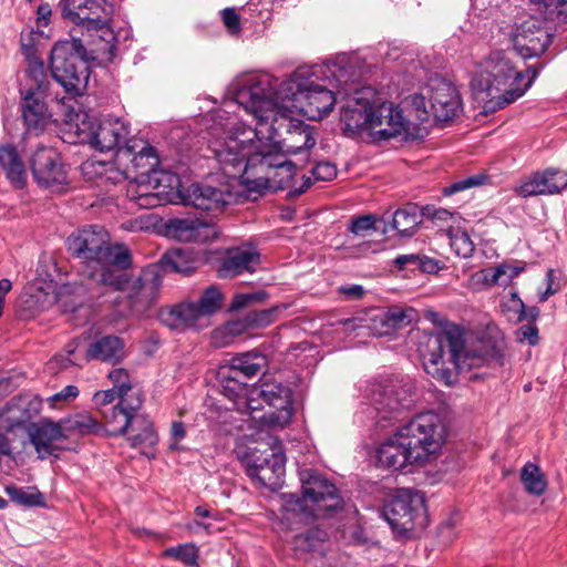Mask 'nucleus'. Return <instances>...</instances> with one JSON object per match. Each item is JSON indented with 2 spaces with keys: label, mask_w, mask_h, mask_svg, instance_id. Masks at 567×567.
Masks as SVG:
<instances>
[{
  "label": "nucleus",
  "mask_w": 567,
  "mask_h": 567,
  "mask_svg": "<svg viewBox=\"0 0 567 567\" xmlns=\"http://www.w3.org/2000/svg\"><path fill=\"white\" fill-rule=\"evenodd\" d=\"M208 150L228 178H243L251 194L267 188H285L296 175V165L271 143L254 144L257 133L250 125L237 121L212 126Z\"/></svg>",
  "instance_id": "f257e3e1"
},
{
  "label": "nucleus",
  "mask_w": 567,
  "mask_h": 567,
  "mask_svg": "<svg viewBox=\"0 0 567 567\" xmlns=\"http://www.w3.org/2000/svg\"><path fill=\"white\" fill-rule=\"evenodd\" d=\"M361 68L353 59L346 56L323 65L297 69L277 89V80L271 78L269 95L284 111L295 110L312 121L328 115L342 94L347 95V85L360 80Z\"/></svg>",
  "instance_id": "f03ea898"
},
{
  "label": "nucleus",
  "mask_w": 567,
  "mask_h": 567,
  "mask_svg": "<svg viewBox=\"0 0 567 567\" xmlns=\"http://www.w3.org/2000/svg\"><path fill=\"white\" fill-rule=\"evenodd\" d=\"M271 76L262 74L251 76L237 90L235 99L248 113L252 114L256 125L250 130L257 133L254 144L271 143L281 153L298 154L309 151L316 144L313 130L301 121H293L271 99Z\"/></svg>",
  "instance_id": "7ed1b4c3"
},
{
  "label": "nucleus",
  "mask_w": 567,
  "mask_h": 567,
  "mask_svg": "<svg viewBox=\"0 0 567 567\" xmlns=\"http://www.w3.org/2000/svg\"><path fill=\"white\" fill-rule=\"evenodd\" d=\"M66 246L70 255L80 260L83 277L96 285H110L116 291L124 289L131 255L124 246L110 244L104 227L91 225L78 229L68 237Z\"/></svg>",
  "instance_id": "20e7f679"
},
{
  "label": "nucleus",
  "mask_w": 567,
  "mask_h": 567,
  "mask_svg": "<svg viewBox=\"0 0 567 567\" xmlns=\"http://www.w3.org/2000/svg\"><path fill=\"white\" fill-rule=\"evenodd\" d=\"M419 351L426 373L447 385L456 381L461 370L493 361L502 363L501 351L495 348L491 351L466 349L464 332L456 326L425 336Z\"/></svg>",
  "instance_id": "39448f33"
},
{
  "label": "nucleus",
  "mask_w": 567,
  "mask_h": 567,
  "mask_svg": "<svg viewBox=\"0 0 567 567\" xmlns=\"http://www.w3.org/2000/svg\"><path fill=\"white\" fill-rule=\"evenodd\" d=\"M523 72L515 71L503 52L492 53L482 64V70L471 80L475 99L484 103L486 112H494L522 96L538 75L535 66Z\"/></svg>",
  "instance_id": "423d86ee"
},
{
  "label": "nucleus",
  "mask_w": 567,
  "mask_h": 567,
  "mask_svg": "<svg viewBox=\"0 0 567 567\" xmlns=\"http://www.w3.org/2000/svg\"><path fill=\"white\" fill-rule=\"evenodd\" d=\"M408 117L392 102L371 105L368 134L378 141H386L404 134L406 137H422L430 120L425 97L413 94L406 99Z\"/></svg>",
  "instance_id": "0eeeda50"
},
{
  "label": "nucleus",
  "mask_w": 567,
  "mask_h": 567,
  "mask_svg": "<svg viewBox=\"0 0 567 567\" xmlns=\"http://www.w3.org/2000/svg\"><path fill=\"white\" fill-rule=\"evenodd\" d=\"M302 496L284 494V509L287 513L319 517L327 512L341 507L342 498L336 485L315 470L306 468L299 473Z\"/></svg>",
  "instance_id": "6e6552de"
},
{
  "label": "nucleus",
  "mask_w": 567,
  "mask_h": 567,
  "mask_svg": "<svg viewBox=\"0 0 567 567\" xmlns=\"http://www.w3.org/2000/svg\"><path fill=\"white\" fill-rule=\"evenodd\" d=\"M246 406L254 419L285 426L292 416L291 390L280 382H262L254 386Z\"/></svg>",
  "instance_id": "1a4fd4ad"
},
{
  "label": "nucleus",
  "mask_w": 567,
  "mask_h": 567,
  "mask_svg": "<svg viewBox=\"0 0 567 567\" xmlns=\"http://www.w3.org/2000/svg\"><path fill=\"white\" fill-rule=\"evenodd\" d=\"M383 516L392 530L408 537L415 528H424L427 517L423 496L410 488H400L385 504Z\"/></svg>",
  "instance_id": "9d476101"
},
{
  "label": "nucleus",
  "mask_w": 567,
  "mask_h": 567,
  "mask_svg": "<svg viewBox=\"0 0 567 567\" xmlns=\"http://www.w3.org/2000/svg\"><path fill=\"white\" fill-rule=\"evenodd\" d=\"M398 429L403 440L411 441L413 451L420 454L423 463L441 449L446 436L445 425L434 412L421 413Z\"/></svg>",
  "instance_id": "9b49d317"
},
{
  "label": "nucleus",
  "mask_w": 567,
  "mask_h": 567,
  "mask_svg": "<svg viewBox=\"0 0 567 567\" xmlns=\"http://www.w3.org/2000/svg\"><path fill=\"white\" fill-rule=\"evenodd\" d=\"M51 75L71 96L80 95L89 81V68L68 43H58L51 50Z\"/></svg>",
  "instance_id": "f8f14e48"
},
{
  "label": "nucleus",
  "mask_w": 567,
  "mask_h": 567,
  "mask_svg": "<svg viewBox=\"0 0 567 567\" xmlns=\"http://www.w3.org/2000/svg\"><path fill=\"white\" fill-rule=\"evenodd\" d=\"M29 166L34 182L51 192H63L69 185L65 165L51 146L39 144L29 155Z\"/></svg>",
  "instance_id": "ddd939ff"
},
{
  "label": "nucleus",
  "mask_w": 567,
  "mask_h": 567,
  "mask_svg": "<svg viewBox=\"0 0 567 567\" xmlns=\"http://www.w3.org/2000/svg\"><path fill=\"white\" fill-rule=\"evenodd\" d=\"M371 91L359 87V80L347 85V95L342 94L339 103L340 120L344 124V132L349 136H355L369 131V117L371 110Z\"/></svg>",
  "instance_id": "4468645a"
},
{
  "label": "nucleus",
  "mask_w": 567,
  "mask_h": 567,
  "mask_svg": "<svg viewBox=\"0 0 567 567\" xmlns=\"http://www.w3.org/2000/svg\"><path fill=\"white\" fill-rule=\"evenodd\" d=\"M285 463V454L279 449H269L261 453L254 451L246 460L247 474L262 486L275 489L282 483Z\"/></svg>",
  "instance_id": "2eb2a0df"
},
{
  "label": "nucleus",
  "mask_w": 567,
  "mask_h": 567,
  "mask_svg": "<svg viewBox=\"0 0 567 567\" xmlns=\"http://www.w3.org/2000/svg\"><path fill=\"white\" fill-rule=\"evenodd\" d=\"M184 205L208 212L214 216L221 214L233 202V194L228 185L213 186L206 183H194L179 190Z\"/></svg>",
  "instance_id": "dca6fc26"
},
{
  "label": "nucleus",
  "mask_w": 567,
  "mask_h": 567,
  "mask_svg": "<svg viewBox=\"0 0 567 567\" xmlns=\"http://www.w3.org/2000/svg\"><path fill=\"white\" fill-rule=\"evenodd\" d=\"M551 33L545 22L538 18H529L522 22L513 38L514 50L523 59L542 55L551 43Z\"/></svg>",
  "instance_id": "f3484780"
},
{
  "label": "nucleus",
  "mask_w": 567,
  "mask_h": 567,
  "mask_svg": "<svg viewBox=\"0 0 567 567\" xmlns=\"http://www.w3.org/2000/svg\"><path fill=\"white\" fill-rule=\"evenodd\" d=\"M162 278V269L158 265H148L142 270L132 284L127 296L132 313L141 316L154 303Z\"/></svg>",
  "instance_id": "a211bd4d"
},
{
  "label": "nucleus",
  "mask_w": 567,
  "mask_h": 567,
  "mask_svg": "<svg viewBox=\"0 0 567 567\" xmlns=\"http://www.w3.org/2000/svg\"><path fill=\"white\" fill-rule=\"evenodd\" d=\"M375 458L379 466L393 470H399L408 464H423L420 454L413 451L411 441L401 437L399 429L377 449Z\"/></svg>",
  "instance_id": "6ab92c4d"
},
{
  "label": "nucleus",
  "mask_w": 567,
  "mask_h": 567,
  "mask_svg": "<svg viewBox=\"0 0 567 567\" xmlns=\"http://www.w3.org/2000/svg\"><path fill=\"white\" fill-rule=\"evenodd\" d=\"M429 101L431 114L437 122L452 121L462 109V101L456 87L446 81L431 85Z\"/></svg>",
  "instance_id": "aec40b11"
},
{
  "label": "nucleus",
  "mask_w": 567,
  "mask_h": 567,
  "mask_svg": "<svg viewBox=\"0 0 567 567\" xmlns=\"http://www.w3.org/2000/svg\"><path fill=\"white\" fill-rule=\"evenodd\" d=\"M30 441L40 458L58 457L63 450L60 442L66 440L63 425L59 422L41 421L29 430Z\"/></svg>",
  "instance_id": "412c9836"
},
{
  "label": "nucleus",
  "mask_w": 567,
  "mask_h": 567,
  "mask_svg": "<svg viewBox=\"0 0 567 567\" xmlns=\"http://www.w3.org/2000/svg\"><path fill=\"white\" fill-rule=\"evenodd\" d=\"M64 19L82 28L89 21L94 22L96 16L112 17L113 3L107 0H61L59 3Z\"/></svg>",
  "instance_id": "4be33fe9"
},
{
  "label": "nucleus",
  "mask_w": 567,
  "mask_h": 567,
  "mask_svg": "<svg viewBox=\"0 0 567 567\" xmlns=\"http://www.w3.org/2000/svg\"><path fill=\"white\" fill-rule=\"evenodd\" d=\"M412 385H399L394 383L389 384H373L370 389L371 404L378 412L390 411L394 412L400 409L409 408L412 399Z\"/></svg>",
  "instance_id": "5701e85b"
},
{
  "label": "nucleus",
  "mask_w": 567,
  "mask_h": 567,
  "mask_svg": "<svg viewBox=\"0 0 567 567\" xmlns=\"http://www.w3.org/2000/svg\"><path fill=\"white\" fill-rule=\"evenodd\" d=\"M259 252L250 246L234 247L226 250L218 270L219 277H236L255 271L259 264Z\"/></svg>",
  "instance_id": "b1692460"
},
{
  "label": "nucleus",
  "mask_w": 567,
  "mask_h": 567,
  "mask_svg": "<svg viewBox=\"0 0 567 567\" xmlns=\"http://www.w3.org/2000/svg\"><path fill=\"white\" fill-rule=\"evenodd\" d=\"M128 125L121 118L107 117L101 121L91 135V144L101 152L112 151L128 141Z\"/></svg>",
  "instance_id": "393cba45"
},
{
  "label": "nucleus",
  "mask_w": 567,
  "mask_h": 567,
  "mask_svg": "<svg viewBox=\"0 0 567 567\" xmlns=\"http://www.w3.org/2000/svg\"><path fill=\"white\" fill-rule=\"evenodd\" d=\"M22 102L21 113L28 130L41 131L50 121V113L44 102L48 95H40L33 86L20 90Z\"/></svg>",
  "instance_id": "a878e982"
},
{
  "label": "nucleus",
  "mask_w": 567,
  "mask_h": 567,
  "mask_svg": "<svg viewBox=\"0 0 567 567\" xmlns=\"http://www.w3.org/2000/svg\"><path fill=\"white\" fill-rule=\"evenodd\" d=\"M167 231L172 237L185 243H204L217 235L213 226L197 219H171Z\"/></svg>",
  "instance_id": "bb28decb"
},
{
  "label": "nucleus",
  "mask_w": 567,
  "mask_h": 567,
  "mask_svg": "<svg viewBox=\"0 0 567 567\" xmlns=\"http://www.w3.org/2000/svg\"><path fill=\"white\" fill-rule=\"evenodd\" d=\"M124 358V344L118 337L105 336L92 342L83 357V360H99L117 363Z\"/></svg>",
  "instance_id": "cd10ccee"
},
{
  "label": "nucleus",
  "mask_w": 567,
  "mask_h": 567,
  "mask_svg": "<svg viewBox=\"0 0 567 567\" xmlns=\"http://www.w3.org/2000/svg\"><path fill=\"white\" fill-rule=\"evenodd\" d=\"M0 167L16 188L27 185L28 174L24 162L12 144L0 145Z\"/></svg>",
  "instance_id": "c85d7f7f"
},
{
  "label": "nucleus",
  "mask_w": 567,
  "mask_h": 567,
  "mask_svg": "<svg viewBox=\"0 0 567 567\" xmlns=\"http://www.w3.org/2000/svg\"><path fill=\"white\" fill-rule=\"evenodd\" d=\"M200 264V258L190 249L174 248L165 252L157 265L161 266L162 271L169 269L188 276L194 274Z\"/></svg>",
  "instance_id": "c756f323"
},
{
  "label": "nucleus",
  "mask_w": 567,
  "mask_h": 567,
  "mask_svg": "<svg viewBox=\"0 0 567 567\" xmlns=\"http://www.w3.org/2000/svg\"><path fill=\"white\" fill-rule=\"evenodd\" d=\"M523 267L502 264L495 268L482 269L471 277V282L477 288H489L495 285H508L515 277H517Z\"/></svg>",
  "instance_id": "7c9ffc66"
},
{
  "label": "nucleus",
  "mask_w": 567,
  "mask_h": 567,
  "mask_svg": "<svg viewBox=\"0 0 567 567\" xmlns=\"http://www.w3.org/2000/svg\"><path fill=\"white\" fill-rule=\"evenodd\" d=\"M130 434L126 440L134 449H141L147 457H154L153 452L145 451L154 447L158 442L157 433L154 430L152 421L146 417H137L130 427Z\"/></svg>",
  "instance_id": "2f4dec72"
},
{
  "label": "nucleus",
  "mask_w": 567,
  "mask_h": 567,
  "mask_svg": "<svg viewBox=\"0 0 567 567\" xmlns=\"http://www.w3.org/2000/svg\"><path fill=\"white\" fill-rule=\"evenodd\" d=\"M266 365V355L254 350L231 358L229 364L224 365V368L236 377L243 375L250 379L256 377Z\"/></svg>",
  "instance_id": "473e14b6"
},
{
  "label": "nucleus",
  "mask_w": 567,
  "mask_h": 567,
  "mask_svg": "<svg viewBox=\"0 0 567 567\" xmlns=\"http://www.w3.org/2000/svg\"><path fill=\"white\" fill-rule=\"evenodd\" d=\"M111 17H104L103 13L96 16L94 22L89 21L82 29L91 38V42L97 47L100 52H112L115 49L116 35L109 27L107 20Z\"/></svg>",
  "instance_id": "72a5a7b5"
},
{
  "label": "nucleus",
  "mask_w": 567,
  "mask_h": 567,
  "mask_svg": "<svg viewBox=\"0 0 567 567\" xmlns=\"http://www.w3.org/2000/svg\"><path fill=\"white\" fill-rule=\"evenodd\" d=\"M125 150L132 156L131 162L135 168L156 174L154 168L158 165V157L155 148L146 141L131 138L126 141Z\"/></svg>",
  "instance_id": "f704fd0d"
},
{
  "label": "nucleus",
  "mask_w": 567,
  "mask_h": 567,
  "mask_svg": "<svg viewBox=\"0 0 567 567\" xmlns=\"http://www.w3.org/2000/svg\"><path fill=\"white\" fill-rule=\"evenodd\" d=\"M421 223L417 206L410 204L395 210L391 225L401 237H412Z\"/></svg>",
  "instance_id": "c9c22d12"
},
{
  "label": "nucleus",
  "mask_w": 567,
  "mask_h": 567,
  "mask_svg": "<svg viewBox=\"0 0 567 567\" xmlns=\"http://www.w3.org/2000/svg\"><path fill=\"white\" fill-rule=\"evenodd\" d=\"M63 425V432L66 434V439L70 435H90L99 433L103 425L91 414L78 413L70 417L62 419L60 421Z\"/></svg>",
  "instance_id": "e433bc0d"
},
{
  "label": "nucleus",
  "mask_w": 567,
  "mask_h": 567,
  "mask_svg": "<svg viewBox=\"0 0 567 567\" xmlns=\"http://www.w3.org/2000/svg\"><path fill=\"white\" fill-rule=\"evenodd\" d=\"M86 281H74L64 286L63 293L73 296V307L83 305L85 301L92 300L104 293V288H111L110 285H96L87 277H83Z\"/></svg>",
  "instance_id": "4c0bfd02"
},
{
  "label": "nucleus",
  "mask_w": 567,
  "mask_h": 567,
  "mask_svg": "<svg viewBox=\"0 0 567 567\" xmlns=\"http://www.w3.org/2000/svg\"><path fill=\"white\" fill-rule=\"evenodd\" d=\"M27 87L33 86V91L40 95H49L50 81L44 69V63L33 54H28Z\"/></svg>",
  "instance_id": "58836bf2"
},
{
  "label": "nucleus",
  "mask_w": 567,
  "mask_h": 567,
  "mask_svg": "<svg viewBox=\"0 0 567 567\" xmlns=\"http://www.w3.org/2000/svg\"><path fill=\"white\" fill-rule=\"evenodd\" d=\"M104 424L111 435H123L128 433V430L136 419H131L118 404L107 408L102 411Z\"/></svg>",
  "instance_id": "ea45409f"
},
{
  "label": "nucleus",
  "mask_w": 567,
  "mask_h": 567,
  "mask_svg": "<svg viewBox=\"0 0 567 567\" xmlns=\"http://www.w3.org/2000/svg\"><path fill=\"white\" fill-rule=\"evenodd\" d=\"M520 480L525 489L533 495L539 496L544 494L547 487L545 475L539 466L534 463L524 465L520 472Z\"/></svg>",
  "instance_id": "a19ab883"
},
{
  "label": "nucleus",
  "mask_w": 567,
  "mask_h": 567,
  "mask_svg": "<svg viewBox=\"0 0 567 567\" xmlns=\"http://www.w3.org/2000/svg\"><path fill=\"white\" fill-rule=\"evenodd\" d=\"M248 324V318L245 315L243 318L228 321L213 333V341L216 346L223 347L231 342L234 337L240 336L241 333L250 330Z\"/></svg>",
  "instance_id": "79ce46f5"
},
{
  "label": "nucleus",
  "mask_w": 567,
  "mask_h": 567,
  "mask_svg": "<svg viewBox=\"0 0 567 567\" xmlns=\"http://www.w3.org/2000/svg\"><path fill=\"white\" fill-rule=\"evenodd\" d=\"M536 174L544 195H555L567 187V173L564 171L549 168Z\"/></svg>",
  "instance_id": "37998d69"
},
{
  "label": "nucleus",
  "mask_w": 567,
  "mask_h": 567,
  "mask_svg": "<svg viewBox=\"0 0 567 567\" xmlns=\"http://www.w3.org/2000/svg\"><path fill=\"white\" fill-rule=\"evenodd\" d=\"M79 342L73 340L69 342L63 351L56 353L49 362L48 369L52 372H58L60 370H65L72 365L80 367L82 364V359L75 355L78 350Z\"/></svg>",
  "instance_id": "c03bdc74"
},
{
  "label": "nucleus",
  "mask_w": 567,
  "mask_h": 567,
  "mask_svg": "<svg viewBox=\"0 0 567 567\" xmlns=\"http://www.w3.org/2000/svg\"><path fill=\"white\" fill-rule=\"evenodd\" d=\"M6 492L13 502L21 505L37 506L43 504V495L34 487L7 486Z\"/></svg>",
  "instance_id": "a18cd8bd"
},
{
  "label": "nucleus",
  "mask_w": 567,
  "mask_h": 567,
  "mask_svg": "<svg viewBox=\"0 0 567 567\" xmlns=\"http://www.w3.org/2000/svg\"><path fill=\"white\" fill-rule=\"evenodd\" d=\"M221 381L220 392L231 401H236L245 391V384L235 374L228 372L224 367L219 370Z\"/></svg>",
  "instance_id": "49530a36"
},
{
  "label": "nucleus",
  "mask_w": 567,
  "mask_h": 567,
  "mask_svg": "<svg viewBox=\"0 0 567 567\" xmlns=\"http://www.w3.org/2000/svg\"><path fill=\"white\" fill-rule=\"evenodd\" d=\"M164 557L174 558L187 566H196L198 559V549L194 544H182L175 547L166 548Z\"/></svg>",
  "instance_id": "de8ad7c7"
},
{
  "label": "nucleus",
  "mask_w": 567,
  "mask_h": 567,
  "mask_svg": "<svg viewBox=\"0 0 567 567\" xmlns=\"http://www.w3.org/2000/svg\"><path fill=\"white\" fill-rule=\"evenodd\" d=\"M223 295L216 286H209L204 289L197 303L202 310V313L210 316L215 313L221 307Z\"/></svg>",
  "instance_id": "09e8293b"
},
{
  "label": "nucleus",
  "mask_w": 567,
  "mask_h": 567,
  "mask_svg": "<svg viewBox=\"0 0 567 567\" xmlns=\"http://www.w3.org/2000/svg\"><path fill=\"white\" fill-rule=\"evenodd\" d=\"M117 396L120 398L118 406L123 409L131 419L146 417L138 413L143 405V396L140 390L132 389L130 392H126V394H118Z\"/></svg>",
  "instance_id": "8fccbe9b"
},
{
  "label": "nucleus",
  "mask_w": 567,
  "mask_h": 567,
  "mask_svg": "<svg viewBox=\"0 0 567 567\" xmlns=\"http://www.w3.org/2000/svg\"><path fill=\"white\" fill-rule=\"evenodd\" d=\"M279 311V306L262 310L249 311L246 313L248 318V324H250L251 329L265 328L277 319Z\"/></svg>",
  "instance_id": "3c124183"
},
{
  "label": "nucleus",
  "mask_w": 567,
  "mask_h": 567,
  "mask_svg": "<svg viewBox=\"0 0 567 567\" xmlns=\"http://www.w3.org/2000/svg\"><path fill=\"white\" fill-rule=\"evenodd\" d=\"M514 193L519 197L527 198L544 195V188H540L537 174L533 173L519 181V183L514 187Z\"/></svg>",
  "instance_id": "603ef678"
},
{
  "label": "nucleus",
  "mask_w": 567,
  "mask_h": 567,
  "mask_svg": "<svg viewBox=\"0 0 567 567\" xmlns=\"http://www.w3.org/2000/svg\"><path fill=\"white\" fill-rule=\"evenodd\" d=\"M327 539V533L319 528H311L308 532L297 535L295 537V545L297 548L303 550H315L318 543Z\"/></svg>",
  "instance_id": "864d4df0"
},
{
  "label": "nucleus",
  "mask_w": 567,
  "mask_h": 567,
  "mask_svg": "<svg viewBox=\"0 0 567 567\" xmlns=\"http://www.w3.org/2000/svg\"><path fill=\"white\" fill-rule=\"evenodd\" d=\"M364 327L370 331V333L378 337L388 336L394 331L385 311L383 310L372 315Z\"/></svg>",
  "instance_id": "5fc2aeb1"
},
{
  "label": "nucleus",
  "mask_w": 567,
  "mask_h": 567,
  "mask_svg": "<svg viewBox=\"0 0 567 567\" xmlns=\"http://www.w3.org/2000/svg\"><path fill=\"white\" fill-rule=\"evenodd\" d=\"M450 244L456 255L467 258L474 251V245L470 238V236L464 231H456L451 235Z\"/></svg>",
  "instance_id": "6e6d98bb"
},
{
  "label": "nucleus",
  "mask_w": 567,
  "mask_h": 567,
  "mask_svg": "<svg viewBox=\"0 0 567 567\" xmlns=\"http://www.w3.org/2000/svg\"><path fill=\"white\" fill-rule=\"evenodd\" d=\"M267 298H268V293L265 290L237 293L233 298V301L230 303V309L231 310L243 309L252 303L264 302Z\"/></svg>",
  "instance_id": "4d7b16f0"
},
{
  "label": "nucleus",
  "mask_w": 567,
  "mask_h": 567,
  "mask_svg": "<svg viewBox=\"0 0 567 567\" xmlns=\"http://www.w3.org/2000/svg\"><path fill=\"white\" fill-rule=\"evenodd\" d=\"M534 10L539 13L564 14L567 18V0H528Z\"/></svg>",
  "instance_id": "13d9d810"
},
{
  "label": "nucleus",
  "mask_w": 567,
  "mask_h": 567,
  "mask_svg": "<svg viewBox=\"0 0 567 567\" xmlns=\"http://www.w3.org/2000/svg\"><path fill=\"white\" fill-rule=\"evenodd\" d=\"M174 313L188 326L195 324L198 319L205 317L197 302L182 303L176 307Z\"/></svg>",
  "instance_id": "bf43d9fd"
},
{
  "label": "nucleus",
  "mask_w": 567,
  "mask_h": 567,
  "mask_svg": "<svg viewBox=\"0 0 567 567\" xmlns=\"http://www.w3.org/2000/svg\"><path fill=\"white\" fill-rule=\"evenodd\" d=\"M79 393L80 391L78 386L70 384L64 386L61 391L49 396L47 402L52 409L61 408L62 405L75 400Z\"/></svg>",
  "instance_id": "052dcab7"
},
{
  "label": "nucleus",
  "mask_w": 567,
  "mask_h": 567,
  "mask_svg": "<svg viewBox=\"0 0 567 567\" xmlns=\"http://www.w3.org/2000/svg\"><path fill=\"white\" fill-rule=\"evenodd\" d=\"M511 309L517 315L519 321L529 319L536 320L539 316V309L537 307L526 308L524 302L518 298L516 292L511 293Z\"/></svg>",
  "instance_id": "680f3d73"
},
{
  "label": "nucleus",
  "mask_w": 567,
  "mask_h": 567,
  "mask_svg": "<svg viewBox=\"0 0 567 567\" xmlns=\"http://www.w3.org/2000/svg\"><path fill=\"white\" fill-rule=\"evenodd\" d=\"M109 379L113 382V389L118 394H126L132 390L130 375L126 370L122 368L113 369L109 372Z\"/></svg>",
  "instance_id": "e2e57ef3"
},
{
  "label": "nucleus",
  "mask_w": 567,
  "mask_h": 567,
  "mask_svg": "<svg viewBox=\"0 0 567 567\" xmlns=\"http://www.w3.org/2000/svg\"><path fill=\"white\" fill-rule=\"evenodd\" d=\"M413 312V310L392 308L385 311V315L391 322V327L395 331L396 329L408 326L412 321Z\"/></svg>",
  "instance_id": "0e129e2a"
},
{
  "label": "nucleus",
  "mask_w": 567,
  "mask_h": 567,
  "mask_svg": "<svg viewBox=\"0 0 567 567\" xmlns=\"http://www.w3.org/2000/svg\"><path fill=\"white\" fill-rule=\"evenodd\" d=\"M375 220L373 215L355 217L351 220L349 230L354 235L364 236L368 231L375 229Z\"/></svg>",
  "instance_id": "69168bd1"
},
{
  "label": "nucleus",
  "mask_w": 567,
  "mask_h": 567,
  "mask_svg": "<svg viewBox=\"0 0 567 567\" xmlns=\"http://www.w3.org/2000/svg\"><path fill=\"white\" fill-rule=\"evenodd\" d=\"M137 195L135 196L136 204L143 208H153L162 204V198L158 193H150L142 185L138 186Z\"/></svg>",
  "instance_id": "338daca9"
},
{
  "label": "nucleus",
  "mask_w": 567,
  "mask_h": 567,
  "mask_svg": "<svg viewBox=\"0 0 567 567\" xmlns=\"http://www.w3.org/2000/svg\"><path fill=\"white\" fill-rule=\"evenodd\" d=\"M311 174L316 181L329 182L337 176V167L331 162H319L311 169Z\"/></svg>",
  "instance_id": "774afa93"
}]
</instances>
